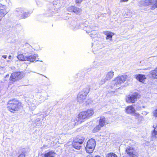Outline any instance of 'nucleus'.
Masks as SVG:
<instances>
[{
	"label": "nucleus",
	"instance_id": "45",
	"mask_svg": "<svg viewBox=\"0 0 157 157\" xmlns=\"http://www.w3.org/2000/svg\"><path fill=\"white\" fill-rule=\"evenodd\" d=\"M1 20V19H0V20Z\"/></svg>",
	"mask_w": 157,
	"mask_h": 157
},
{
	"label": "nucleus",
	"instance_id": "7",
	"mask_svg": "<svg viewBox=\"0 0 157 157\" xmlns=\"http://www.w3.org/2000/svg\"><path fill=\"white\" fill-rule=\"evenodd\" d=\"M125 151L129 157H137L138 153L136 149L132 147L128 146L125 150Z\"/></svg>",
	"mask_w": 157,
	"mask_h": 157
},
{
	"label": "nucleus",
	"instance_id": "39",
	"mask_svg": "<svg viewBox=\"0 0 157 157\" xmlns=\"http://www.w3.org/2000/svg\"><path fill=\"white\" fill-rule=\"evenodd\" d=\"M2 57L4 59H6L7 57V56L6 55H3Z\"/></svg>",
	"mask_w": 157,
	"mask_h": 157
},
{
	"label": "nucleus",
	"instance_id": "44",
	"mask_svg": "<svg viewBox=\"0 0 157 157\" xmlns=\"http://www.w3.org/2000/svg\"><path fill=\"white\" fill-rule=\"evenodd\" d=\"M123 157H124V156ZM125 157H126V156Z\"/></svg>",
	"mask_w": 157,
	"mask_h": 157
},
{
	"label": "nucleus",
	"instance_id": "28",
	"mask_svg": "<svg viewBox=\"0 0 157 157\" xmlns=\"http://www.w3.org/2000/svg\"><path fill=\"white\" fill-rule=\"evenodd\" d=\"M78 138L80 140H81V142H80L81 143L83 144L84 140L85 138L84 137L82 136H77Z\"/></svg>",
	"mask_w": 157,
	"mask_h": 157
},
{
	"label": "nucleus",
	"instance_id": "25",
	"mask_svg": "<svg viewBox=\"0 0 157 157\" xmlns=\"http://www.w3.org/2000/svg\"><path fill=\"white\" fill-rule=\"evenodd\" d=\"M105 157H117V155L112 152L108 153L106 155Z\"/></svg>",
	"mask_w": 157,
	"mask_h": 157
},
{
	"label": "nucleus",
	"instance_id": "36",
	"mask_svg": "<svg viewBox=\"0 0 157 157\" xmlns=\"http://www.w3.org/2000/svg\"><path fill=\"white\" fill-rule=\"evenodd\" d=\"M82 0H76V3H79L81 2Z\"/></svg>",
	"mask_w": 157,
	"mask_h": 157
},
{
	"label": "nucleus",
	"instance_id": "16",
	"mask_svg": "<svg viewBox=\"0 0 157 157\" xmlns=\"http://www.w3.org/2000/svg\"><path fill=\"white\" fill-rule=\"evenodd\" d=\"M135 77L140 82H143L146 79L145 75L141 74L136 75H135Z\"/></svg>",
	"mask_w": 157,
	"mask_h": 157
},
{
	"label": "nucleus",
	"instance_id": "4",
	"mask_svg": "<svg viewBox=\"0 0 157 157\" xmlns=\"http://www.w3.org/2000/svg\"><path fill=\"white\" fill-rule=\"evenodd\" d=\"M15 13L20 19L25 18L29 15V13L26 12V10L23 8H16Z\"/></svg>",
	"mask_w": 157,
	"mask_h": 157
},
{
	"label": "nucleus",
	"instance_id": "11",
	"mask_svg": "<svg viewBox=\"0 0 157 157\" xmlns=\"http://www.w3.org/2000/svg\"><path fill=\"white\" fill-rule=\"evenodd\" d=\"M152 5L151 9L153 10L157 7V0H146L145 6Z\"/></svg>",
	"mask_w": 157,
	"mask_h": 157
},
{
	"label": "nucleus",
	"instance_id": "35",
	"mask_svg": "<svg viewBox=\"0 0 157 157\" xmlns=\"http://www.w3.org/2000/svg\"><path fill=\"white\" fill-rule=\"evenodd\" d=\"M148 112H147L145 111H144L142 112V114L143 115H147L148 113Z\"/></svg>",
	"mask_w": 157,
	"mask_h": 157
},
{
	"label": "nucleus",
	"instance_id": "19",
	"mask_svg": "<svg viewBox=\"0 0 157 157\" xmlns=\"http://www.w3.org/2000/svg\"><path fill=\"white\" fill-rule=\"evenodd\" d=\"M133 115L136 117V118L138 119V121L139 122L142 121L144 119V118L142 116L137 113H134Z\"/></svg>",
	"mask_w": 157,
	"mask_h": 157
},
{
	"label": "nucleus",
	"instance_id": "32",
	"mask_svg": "<svg viewBox=\"0 0 157 157\" xmlns=\"http://www.w3.org/2000/svg\"><path fill=\"white\" fill-rule=\"evenodd\" d=\"M36 108V106L35 105H31L30 106V108L32 110Z\"/></svg>",
	"mask_w": 157,
	"mask_h": 157
},
{
	"label": "nucleus",
	"instance_id": "30",
	"mask_svg": "<svg viewBox=\"0 0 157 157\" xmlns=\"http://www.w3.org/2000/svg\"><path fill=\"white\" fill-rule=\"evenodd\" d=\"M140 6H145V1H140L139 2Z\"/></svg>",
	"mask_w": 157,
	"mask_h": 157
},
{
	"label": "nucleus",
	"instance_id": "29",
	"mask_svg": "<svg viewBox=\"0 0 157 157\" xmlns=\"http://www.w3.org/2000/svg\"><path fill=\"white\" fill-rule=\"evenodd\" d=\"M153 116L156 117H157V109L155 110L153 112Z\"/></svg>",
	"mask_w": 157,
	"mask_h": 157
},
{
	"label": "nucleus",
	"instance_id": "27",
	"mask_svg": "<svg viewBox=\"0 0 157 157\" xmlns=\"http://www.w3.org/2000/svg\"><path fill=\"white\" fill-rule=\"evenodd\" d=\"M107 80H108L106 79V78H103L99 82V84L100 85H103L105 83Z\"/></svg>",
	"mask_w": 157,
	"mask_h": 157
},
{
	"label": "nucleus",
	"instance_id": "15",
	"mask_svg": "<svg viewBox=\"0 0 157 157\" xmlns=\"http://www.w3.org/2000/svg\"><path fill=\"white\" fill-rule=\"evenodd\" d=\"M135 111V109L132 105L128 106L125 108L126 113L128 114H134Z\"/></svg>",
	"mask_w": 157,
	"mask_h": 157
},
{
	"label": "nucleus",
	"instance_id": "20",
	"mask_svg": "<svg viewBox=\"0 0 157 157\" xmlns=\"http://www.w3.org/2000/svg\"><path fill=\"white\" fill-rule=\"evenodd\" d=\"M105 117L103 116H101L99 121V124L101 126L103 127L105 125Z\"/></svg>",
	"mask_w": 157,
	"mask_h": 157
},
{
	"label": "nucleus",
	"instance_id": "23",
	"mask_svg": "<svg viewBox=\"0 0 157 157\" xmlns=\"http://www.w3.org/2000/svg\"><path fill=\"white\" fill-rule=\"evenodd\" d=\"M8 11L6 10V9H4L0 11V16H3L5 15L8 13Z\"/></svg>",
	"mask_w": 157,
	"mask_h": 157
},
{
	"label": "nucleus",
	"instance_id": "41",
	"mask_svg": "<svg viewBox=\"0 0 157 157\" xmlns=\"http://www.w3.org/2000/svg\"><path fill=\"white\" fill-rule=\"evenodd\" d=\"M94 157H101L99 155H97V156H94Z\"/></svg>",
	"mask_w": 157,
	"mask_h": 157
},
{
	"label": "nucleus",
	"instance_id": "37",
	"mask_svg": "<svg viewBox=\"0 0 157 157\" xmlns=\"http://www.w3.org/2000/svg\"><path fill=\"white\" fill-rule=\"evenodd\" d=\"M128 0H121L120 1V2H127Z\"/></svg>",
	"mask_w": 157,
	"mask_h": 157
},
{
	"label": "nucleus",
	"instance_id": "34",
	"mask_svg": "<svg viewBox=\"0 0 157 157\" xmlns=\"http://www.w3.org/2000/svg\"><path fill=\"white\" fill-rule=\"evenodd\" d=\"M74 141L77 142H80L81 140L79 139L77 137L76 139L74 140Z\"/></svg>",
	"mask_w": 157,
	"mask_h": 157
},
{
	"label": "nucleus",
	"instance_id": "6",
	"mask_svg": "<svg viewBox=\"0 0 157 157\" xmlns=\"http://www.w3.org/2000/svg\"><path fill=\"white\" fill-rule=\"evenodd\" d=\"M96 142L94 139H91L87 142L86 150L87 153H91L94 149L96 146Z\"/></svg>",
	"mask_w": 157,
	"mask_h": 157
},
{
	"label": "nucleus",
	"instance_id": "8",
	"mask_svg": "<svg viewBox=\"0 0 157 157\" xmlns=\"http://www.w3.org/2000/svg\"><path fill=\"white\" fill-rule=\"evenodd\" d=\"M139 96V94L136 92L128 95L126 97V101L128 103H134L137 101V99Z\"/></svg>",
	"mask_w": 157,
	"mask_h": 157
},
{
	"label": "nucleus",
	"instance_id": "22",
	"mask_svg": "<svg viewBox=\"0 0 157 157\" xmlns=\"http://www.w3.org/2000/svg\"><path fill=\"white\" fill-rule=\"evenodd\" d=\"M113 72L112 71H110L108 72L105 77L106 78V79L109 80L111 79L113 76Z\"/></svg>",
	"mask_w": 157,
	"mask_h": 157
},
{
	"label": "nucleus",
	"instance_id": "21",
	"mask_svg": "<svg viewBox=\"0 0 157 157\" xmlns=\"http://www.w3.org/2000/svg\"><path fill=\"white\" fill-rule=\"evenodd\" d=\"M56 153L52 151H50L44 154L45 157H55Z\"/></svg>",
	"mask_w": 157,
	"mask_h": 157
},
{
	"label": "nucleus",
	"instance_id": "43",
	"mask_svg": "<svg viewBox=\"0 0 157 157\" xmlns=\"http://www.w3.org/2000/svg\"><path fill=\"white\" fill-rule=\"evenodd\" d=\"M98 18L99 17V16H98Z\"/></svg>",
	"mask_w": 157,
	"mask_h": 157
},
{
	"label": "nucleus",
	"instance_id": "1",
	"mask_svg": "<svg viewBox=\"0 0 157 157\" xmlns=\"http://www.w3.org/2000/svg\"><path fill=\"white\" fill-rule=\"evenodd\" d=\"M94 113L93 110L91 109L88 110L86 111L81 112L78 115V117L76 118L75 122L73 120L72 121V124L74 125L78 124V123H81L83 122L88 117L91 116Z\"/></svg>",
	"mask_w": 157,
	"mask_h": 157
},
{
	"label": "nucleus",
	"instance_id": "14",
	"mask_svg": "<svg viewBox=\"0 0 157 157\" xmlns=\"http://www.w3.org/2000/svg\"><path fill=\"white\" fill-rule=\"evenodd\" d=\"M153 127L154 129V130L151 132V140L152 141H153L157 139V125L155 127H154V126Z\"/></svg>",
	"mask_w": 157,
	"mask_h": 157
},
{
	"label": "nucleus",
	"instance_id": "24",
	"mask_svg": "<svg viewBox=\"0 0 157 157\" xmlns=\"http://www.w3.org/2000/svg\"><path fill=\"white\" fill-rule=\"evenodd\" d=\"M21 153L19 155L18 157H25V153L26 151L25 148L22 149L21 151Z\"/></svg>",
	"mask_w": 157,
	"mask_h": 157
},
{
	"label": "nucleus",
	"instance_id": "2",
	"mask_svg": "<svg viewBox=\"0 0 157 157\" xmlns=\"http://www.w3.org/2000/svg\"><path fill=\"white\" fill-rule=\"evenodd\" d=\"M21 103L16 99H13L10 100L7 103L8 110L11 112L18 111L21 108Z\"/></svg>",
	"mask_w": 157,
	"mask_h": 157
},
{
	"label": "nucleus",
	"instance_id": "5",
	"mask_svg": "<svg viewBox=\"0 0 157 157\" xmlns=\"http://www.w3.org/2000/svg\"><path fill=\"white\" fill-rule=\"evenodd\" d=\"M38 57L37 55H30L25 56L23 54H20L17 56V58L21 61H28L33 62L36 60V57Z\"/></svg>",
	"mask_w": 157,
	"mask_h": 157
},
{
	"label": "nucleus",
	"instance_id": "40",
	"mask_svg": "<svg viewBox=\"0 0 157 157\" xmlns=\"http://www.w3.org/2000/svg\"><path fill=\"white\" fill-rule=\"evenodd\" d=\"M11 57H12V56H9L8 57V58L9 59H11Z\"/></svg>",
	"mask_w": 157,
	"mask_h": 157
},
{
	"label": "nucleus",
	"instance_id": "13",
	"mask_svg": "<svg viewBox=\"0 0 157 157\" xmlns=\"http://www.w3.org/2000/svg\"><path fill=\"white\" fill-rule=\"evenodd\" d=\"M148 76L151 79H157V67L149 72Z\"/></svg>",
	"mask_w": 157,
	"mask_h": 157
},
{
	"label": "nucleus",
	"instance_id": "17",
	"mask_svg": "<svg viewBox=\"0 0 157 157\" xmlns=\"http://www.w3.org/2000/svg\"><path fill=\"white\" fill-rule=\"evenodd\" d=\"M103 33L106 36V39L107 40L109 39L110 40H112V36L114 34V33H113L107 31L104 32Z\"/></svg>",
	"mask_w": 157,
	"mask_h": 157
},
{
	"label": "nucleus",
	"instance_id": "18",
	"mask_svg": "<svg viewBox=\"0 0 157 157\" xmlns=\"http://www.w3.org/2000/svg\"><path fill=\"white\" fill-rule=\"evenodd\" d=\"M82 144V143H81L80 142H78L74 140L72 143V145L75 148L79 150L82 147L81 145Z\"/></svg>",
	"mask_w": 157,
	"mask_h": 157
},
{
	"label": "nucleus",
	"instance_id": "10",
	"mask_svg": "<svg viewBox=\"0 0 157 157\" xmlns=\"http://www.w3.org/2000/svg\"><path fill=\"white\" fill-rule=\"evenodd\" d=\"M24 76V74L21 72H16L12 73L10 77L11 81L15 82L16 80L20 79Z\"/></svg>",
	"mask_w": 157,
	"mask_h": 157
},
{
	"label": "nucleus",
	"instance_id": "9",
	"mask_svg": "<svg viewBox=\"0 0 157 157\" xmlns=\"http://www.w3.org/2000/svg\"><path fill=\"white\" fill-rule=\"evenodd\" d=\"M127 78V76L125 75L118 76L116 77L114 80V85L117 86L124 83Z\"/></svg>",
	"mask_w": 157,
	"mask_h": 157
},
{
	"label": "nucleus",
	"instance_id": "3",
	"mask_svg": "<svg viewBox=\"0 0 157 157\" xmlns=\"http://www.w3.org/2000/svg\"><path fill=\"white\" fill-rule=\"evenodd\" d=\"M89 91L90 88L88 86L83 89L79 93L77 96L78 101L79 103H82L84 102Z\"/></svg>",
	"mask_w": 157,
	"mask_h": 157
},
{
	"label": "nucleus",
	"instance_id": "38",
	"mask_svg": "<svg viewBox=\"0 0 157 157\" xmlns=\"http://www.w3.org/2000/svg\"><path fill=\"white\" fill-rule=\"evenodd\" d=\"M40 118H38L36 119L35 121L36 122H38L39 121H40Z\"/></svg>",
	"mask_w": 157,
	"mask_h": 157
},
{
	"label": "nucleus",
	"instance_id": "12",
	"mask_svg": "<svg viewBox=\"0 0 157 157\" xmlns=\"http://www.w3.org/2000/svg\"><path fill=\"white\" fill-rule=\"evenodd\" d=\"M67 10L69 12H74L77 14H79L82 12L81 9L72 6L68 7Z\"/></svg>",
	"mask_w": 157,
	"mask_h": 157
},
{
	"label": "nucleus",
	"instance_id": "26",
	"mask_svg": "<svg viewBox=\"0 0 157 157\" xmlns=\"http://www.w3.org/2000/svg\"><path fill=\"white\" fill-rule=\"evenodd\" d=\"M102 127L99 124L97 126L94 128L93 129V131L94 132H97L101 129V128Z\"/></svg>",
	"mask_w": 157,
	"mask_h": 157
},
{
	"label": "nucleus",
	"instance_id": "42",
	"mask_svg": "<svg viewBox=\"0 0 157 157\" xmlns=\"http://www.w3.org/2000/svg\"><path fill=\"white\" fill-rule=\"evenodd\" d=\"M9 76V75H6V77H8Z\"/></svg>",
	"mask_w": 157,
	"mask_h": 157
},
{
	"label": "nucleus",
	"instance_id": "33",
	"mask_svg": "<svg viewBox=\"0 0 157 157\" xmlns=\"http://www.w3.org/2000/svg\"><path fill=\"white\" fill-rule=\"evenodd\" d=\"M90 35V37L93 38H95L97 36V34H93V33H91Z\"/></svg>",
	"mask_w": 157,
	"mask_h": 157
},
{
	"label": "nucleus",
	"instance_id": "31",
	"mask_svg": "<svg viewBox=\"0 0 157 157\" xmlns=\"http://www.w3.org/2000/svg\"><path fill=\"white\" fill-rule=\"evenodd\" d=\"M86 22L85 23H86ZM86 23H85L84 24L83 23V24H81L80 25H81V27H82V28H83L84 27H90V26H88V25H87V26H86Z\"/></svg>",
	"mask_w": 157,
	"mask_h": 157
}]
</instances>
